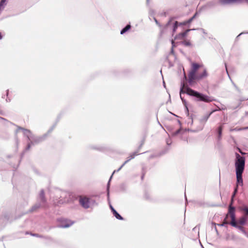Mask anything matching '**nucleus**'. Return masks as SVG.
I'll use <instances>...</instances> for the list:
<instances>
[{
    "label": "nucleus",
    "mask_w": 248,
    "mask_h": 248,
    "mask_svg": "<svg viewBox=\"0 0 248 248\" xmlns=\"http://www.w3.org/2000/svg\"><path fill=\"white\" fill-rule=\"evenodd\" d=\"M182 93H186L189 95L195 97L196 100L197 101L210 103L214 101V99L213 97L195 91L187 86H185V84H183V87L181 89L180 94Z\"/></svg>",
    "instance_id": "f03ea898"
},
{
    "label": "nucleus",
    "mask_w": 248,
    "mask_h": 248,
    "mask_svg": "<svg viewBox=\"0 0 248 248\" xmlns=\"http://www.w3.org/2000/svg\"><path fill=\"white\" fill-rule=\"evenodd\" d=\"M40 207L39 205L36 204L32 207V208L31 209L30 211L31 212L36 211L38 209H39Z\"/></svg>",
    "instance_id": "dca6fc26"
},
{
    "label": "nucleus",
    "mask_w": 248,
    "mask_h": 248,
    "mask_svg": "<svg viewBox=\"0 0 248 248\" xmlns=\"http://www.w3.org/2000/svg\"><path fill=\"white\" fill-rule=\"evenodd\" d=\"M182 44L186 46H192V44L189 40H184L182 42Z\"/></svg>",
    "instance_id": "4468645a"
},
{
    "label": "nucleus",
    "mask_w": 248,
    "mask_h": 248,
    "mask_svg": "<svg viewBox=\"0 0 248 248\" xmlns=\"http://www.w3.org/2000/svg\"><path fill=\"white\" fill-rule=\"evenodd\" d=\"M201 66L202 65L198 63L195 62L192 63L191 69L188 75L189 83H191L195 80H200L208 76L207 72L205 69H203L202 73H197L198 70Z\"/></svg>",
    "instance_id": "20e7f679"
},
{
    "label": "nucleus",
    "mask_w": 248,
    "mask_h": 248,
    "mask_svg": "<svg viewBox=\"0 0 248 248\" xmlns=\"http://www.w3.org/2000/svg\"><path fill=\"white\" fill-rule=\"evenodd\" d=\"M144 196L145 198L146 199H148L149 198V196L148 193H145Z\"/></svg>",
    "instance_id": "4be33fe9"
},
{
    "label": "nucleus",
    "mask_w": 248,
    "mask_h": 248,
    "mask_svg": "<svg viewBox=\"0 0 248 248\" xmlns=\"http://www.w3.org/2000/svg\"><path fill=\"white\" fill-rule=\"evenodd\" d=\"M155 21L160 28V34L162 35L163 33L166 31L167 29L170 26L172 20H170L165 25H161L156 19H155Z\"/></svg>",
    "instance_id": "39448f33"
},
{
    "label": "nucleus",
    "mask_w": 248,
    "mask_h": 248,
    "mask_svg": "<svg viewBox=\"0 0 248 248\" xmlns=\"http://www.w3.org/2000/svg\"><path fill=\"white\" fill-rule=\"evenodd\" d=\"M190 30H187L183 32H181L177 35L175 38V39L183 40L184 38L186 36L187 32Z\"/></svg>",
    "instance_id": "9d476101"
},
{
    "label": "nucleus",
    "mask_w": 248,
    "mask_h": 248,
    "mask_svg": "<svg viewBox=\"0 0 248 248\" xmlns=\"http://www.w3.org/2000/svg\"><path fill=\"white\" fill-rule=\"evenodd\" d=\"M0 114H2V112H0Z\"/></svg>",
    "instance_id": "bb28decb"
},
{
    "label": "nucleus",
    "mask_w": 248,
    "mask_h": 248,
    "mask_svg": "<svg viewBox=\"0 0 248 248\" xmlns=\"http://www.w3.org/2000/svg\"><path fill=\"white\" fill-rule=\"evenodd\" d=\"M74 224V222L68 219H64L62 222V226L63 228H67Z\"/></svg>",
    "instance_id": "1a4fd4ad"
},
{
    "label": "nucleus",
    "mask_w": 248,
    "mask_h": 248,
    "mask_svg": "<svg viewBox=\"0 0 248 248\" xmlns=\"http://www.w3.org/2000/svg\"><path fill=\"white\" fill-rule=\"evenodd\" d=\"M177 28H178V22L176 21L172 24L173 32H175L176 31V29H177Z\"/></svg>",
    "instance_id": "f3484780"
},
{
    "label": "nucleus",
    "mask_w": 248,
    "mask_h": 248,
    "mask_svg": "<svg viewBox=\"0 0 248 248\" xmlns=\"http://www.w3.org/2000/svg\"><path fill=\"white\" fill-rule=\"evenodd\" d=\"M245 159L243 156H241L238 153H236V160L235 162V166L236 168V174L237 178V185L234 190L233 193L232 197L231 202L229 207L232 204L233 201V198L235 196L236 192H237L238 185H240L242 186L243 184L242 179V173L244 171L245 168Z\"/></svg>",
    "instance_id": "f257e3e1"
},
{
    "label": "nucleus",
    "mask_w": 248,
    "mask_h": 248,
    "mask_svg": "<svg viewBox=\"0 0 248 248\" xmlns=\"http://www.w3.org/2000/svg\"><path fill=\"white\" fill-rule=\"evenodd\" d=\"M239 152H240L242 154H244V153L243 152H241V151L240 149H239Z\"/></svg>",
    "instance_id": "393cba45"
},
{
    "label": "nucleus",
    "mask_w": 248,
    "mask_h": 248,
    "mask_svg": "<svg viewBox=\"0 0 248 248\" xmlns=\"http://www.w3.org/2000/svg\"><path fill=\"white\" fill-rule=\"evenodd\" d=\"M241 0H218V2L221 5H229L237 3Z\"/></svg>",
    "instance_id": "0eeeda50"
},
{
    "label": "nucleus",
    "mask_w": 248,
    "mask_h": 248,
    "mask_svg": "<svg viewBox=\"0 0 248 248\" xmlns=\"http://www.w3.org/2000/svg\"><path fill=\"white\" fill-rule=\"evenodd\" d=\"M130 28H131V25H126V27L125 28H124L121 31V34H123L125 32L128 31Z\"/></svg>",
    "instance_id": "2eb2a0df"
},
{
    "label": "nucleus",
    "mask_w": 248,
    "mask_h": 248,
    "mask_svg": "<svg viewBox=\"0 0 248 248\" xmlns=\"http://www.w3.org/2000/svg\"><path fill=\"white\" fill-rule=\"evenodd\" d=\"M196 14H195L191 18H190L188 20H187L186 22H184L183 23V25H186V24L190 23L193 19L195 17ZM181 24L182 25V23H181Z\"/></svg>",
    "instance_id": "6ab92c4d"
},
{
    "label": "nucleus",
    "mask_w": 248,
    "mask_h": 248,
    "mask_svg": "<svg viewBox=\"0 0 248 248\" xmlns=\"http://www.w3.org/2000/svg\"><path fill=\"white\" fill-rule=\"evenodd\" d=\"M44 196H45L44 192L43 191H42L40 193V197L41 198L42 202H46V200L45 199Z\"/></svg>",
    "instance_id": "aec40b11"
},
{
    "label": "nucleus",
    "mask_w": 248,
    "mask_h": 248,
    "mask_svg": "<svg viewBox=\"0 0 248 248\" xmlns=\"http://www.w3.org/2000/svg\"><path fill=\"white\" fill-rule=\"evenodd\" d=\"M247 220V218L245 216H243L241 217L238 220V222L237 223L240 224V225H244Z\"/></svg>",
    "instance_id": "f8f14e48"
},
{
    "label": "nucleus",
    "mask_w": 248,
    "mask_h": 248,
    "mask_svg": "<svg viewBox=\"0 0 248 248\" xmlns=\"http://www.w3.org/2000/svg\"><path fill=\"white\" fill-rule=\"evenodd\" d=\"M79 203L85 208L89 207V199L86 197L80 196Z\"/></svg>",
    "instance_id": "423d86ee"
},
{
    "label": "nucleus",
    "mask_w": 248,
    "mask_h": 248,
    "mask_svg": "<svg viewBox=\"0 0 248 248\" xmlns=\"http://www.w3.org/2000/svg\"><path fill=\"white\" fill-rule=\"evenodd\" d=\"M239 152H240L242 154H244V153L243 152H241V151L240 149H239Z\"/></svg>",
    "instance_id": "b1692460"
},
{
    "label": "nucleus",
    "mask_w": 248,
    "mask_h": 248,
    "mask_svg": "<svg viewBox=\"0 0 248 248\" xmlns=\"http://www.w3.org/2000/svg\"><path fill=\"white\" fill-rule=\"evenodd\" d=\"M110 208L112 212H113L114 216L116 217V218L120 220L123 219V218L117 212V211L112 207V206H110Z\"/></svg>",
    "instance_id": "9b49d317"
},
{
    "label": "nucleus",
    "mask_w": 248,
    "mask_h": 248,
    "mask_svg": "<svg viewBox=\"0 0 248 248\" xmlns=\"http://www.w3.org/2000/svg\"><path fill=\"white\" fill-rule=\"evenodd\" d=\"M174 40H171V44H172V46H174V45H173V44H174Z\"/></svg>",
    "instance_id": "5701e85b"
},
{
    "label": "nucleus",
    "mask_w": 248,
    "mask_h": 248,
    "mask_svg": "<svg viewBox=\"0 0 248 248\" xmlns=\"http://www.w3.org/2000/svg\"><path fill=\"white\" fill-rule=\"evenodd\" d=\"M212 112H211L209 114H207L203 116L201 119V122L203 123H205L207 122L208 118H209Z\"/></svg>",
    "instance_id": "ddd939ff"
},
{
    "label": "nucleus",
    "mask_w": 248,
    "mask_h": 248,
    "mask_svg": "<svg viewBox=\"0 0 248 248\" xmlns=\"http://www.w3.org/2000/svg\"><path fill=\"white\" fill-rule=\"evenodd\" d=\"M0 119H4V118H2V117H0Z\"/></svg>",
    "instance_id": "a878e982"
},
{
    "label": "nucleus",
    "mask_w": 248,
    "mask_h": 248,
    "mask_svg": "<svg viewBox=\"0 0 248 248\" xmlns=\"http://www.w3.org/2000/svg\"><path fill=\"white\" fill-rule=\"evenodd\" d=\"M223 129V124H221L218 128V134L219 138L221 137L222 131Z\"/></svg>",
    "instance_id": "a211bd4d"
},
{
    "label": "nucleus",
    "mask_w": 248,
    "mask_h": 248,
    "mask_svg": "<svg viewBox=\"0 0 248 248\" xmlns=\"http://www.w3.org/2000/svg\"><path fill=\"white\" fill-rule=\"evenodd\" d=\"M139 155L138 152H135L129 155V156L127 157V160L124 163V164L121 166V167L119 168V170L121 169L125 164H126L128 162H129L131 159L135 158V157Z\"/></svg>",
    "instance_id": "6e6552de"
},
{
    "label": "nucleus",
    "mask_w": 248,
    "mask_h": 248,
    "mask_svg": "<svg viewBox=\"0 0 248 248\" xmlns=\"http://www.w3.org/2000/svg\"><path fill=\"white\" fill-rule=\"evenodd\" d=\"M230 224L232 226L239 229L243 233H246V232L244 227L240 225H238L235 221V208L231 205L229 207V211L228 214L226 215L222 224L219 225L221 226H224L225 224Z\"/></svg>",
    "instance_id": "7ed1b4c3"
},
{
    "label": "nucleus",
    "mask_w": 248,
    "mask_h": 248,
    "mask_svg": "<svg viewBox=\"0 0 248 248\" xmlns=\"http://www.w3.org/2000/svg\"><path fill=\"white\" fill-rule=\"evenodd\" d=\"M243 210L245 212L246 215H248V208L245 207Z\"/></svg>",
    "instance_id": "412c9836"
}]
</instances>
